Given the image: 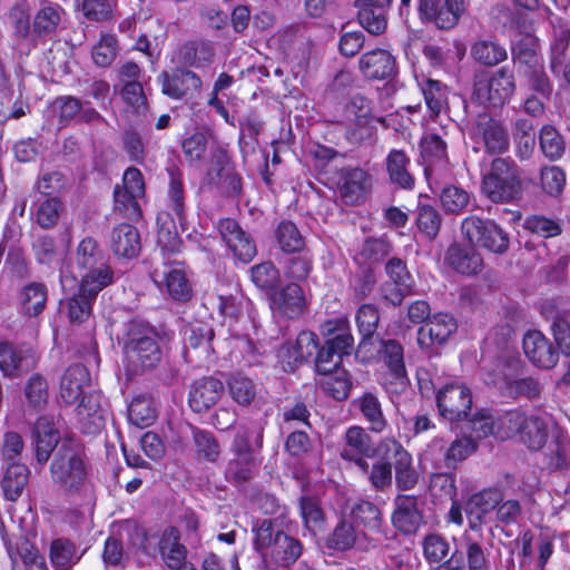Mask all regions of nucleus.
Wrapping results in <instances>:
<instances>
[{
  "label": "nucleus",
  "instance_id": "f257e3e1",
  "mask_svg": "<svg viewBox=\"0 0 570 570\" xmlns=\"http://www.w3.org/2000/svg\"><path fill=\"white\" fill-rule=\"evenodd\" d=\"M122 350L126 370L132 375L154 368L161 360L156 331L140 321L127 324Z\"/></svg>",
  "mask_w": 570,
  "mask_h": 570
},
{
  "label": "nucleus",
  "instance_id": "f03ea898",
  "mask_svg": "<svg viewBox=\"0 0 570 570\" xmlns=\"http://www.w3.org/2000/svg\"><path fill=\"white\" fill-rule=\"evenodd\" d=\"M253 532L254 548L262 562L269 559L277 566L287 567L302 554L301 541L279 529L269 519H265L254 527Z\"/></svg>",
  "mask_w": 570,
  "mask_h": 570
},
{
  "label": "nucleus",
  "instance_id": "7ed1b4c3",
  "mask_svg": "<svg viewBox=\"0 0 570 570\" xmlns=\"http://www.w3.org/2000/svg\"><path fill=\"white\" fill-rule=\"evenodd\" d=\"M52 483L65 493H78L87 480V465L80 444L63 438L49 466Z\"/></svg>",
  "mask_w": 570,
  "mask_h": 570
},
{
  "label": "nucleus",
  "instance_id": "20e7f679",
  "mask_svg": "<svg viewBox=\"0 0 570 570\" xmlns=\"http://www.w3.org/2000/svg\"><path fill=\"white\" fill-rule=\"evenodd\" d=\"M481 190L493 203H511L522 196L519 168L514 160L498 157L483 176Z\"/></svg>",
  "mask_w": 570,
  "mask_h": 570
},
{
  "label": "nucleus",
  "instance_id": "39448f33",
  "mask_svg": "<svg viewBox=\"0 0 570 570\" xmlns=\"http://www.w3.org/2000/svg\"><path fill=\"white\" fill-rule=\"evenodd\" d=\"M76 263L81 271V283H85V288L92 284L96 288L104 289L114 282V272L106 255L94 238L87 237L80 242L77 248Z\"/></svg>",
  "mask_w": 570,
  "mask_h": 570
},
{
  "label": "nucleus",
  "instance_id": "423d86ee",
  "mask_svg": "<svg viewBox=\"0 0 570 570\" xmlns=\"http://www.w3.org/2000/svg\"><path fill=\"white\" fill-rule=\"evenodd\" d=\"M461 230L472 246H481L494 254H504L509 249V234L494 220L471 215L462 220Z\"/></svg>",
  "mask_w": 570,
  "mask_h": 570
},
{
  "label": "nucleus",
  "instance_id": "0eeeda50",
  "mask_svg": "<svg viewBox=\"0 0 570 570\" xmlns=\"http://www.w3.org/2000/svg\"><path fill=\"white\" fill-rule=\"evenodd\" d=\"M472 393L461 383H450L439 389L436 405L440 415L450 422H462L472 411Z\"/></svg>",
  "mask_w": 570,
  "mask_h": 570
},
{
  "label": "nucleus",
  "instance_id": "6e6552de",
  "mask_svg": "<svg viewBox=\"0 0 570 570\" xmlns=\"http://www.w3.org/2000/svg\"><path fill=\"white\" fill-rule=\"evenodd\" d=\"M380 454L383 460H392L395 471V484L402 491L415 488L419 473L412 465L411 454L395 439H384L380 443Z\"/></svg>",
  "mask_w": 570,
  "mask_h": 570
},
{
  "label": "nucleus",
  "instance_id": "1a4fd4ad",
  "mask_svg": "<svg viewBox=\"0 0 570 570\" xmlns=\"http://www.w3.org/2000/svg\"><path fill=\"white\" fill-rule=\"evenodd\" d=\"M62 439L56 428L52 415H41L35 422L31 430V449L37 465L43 468L50 458H55Z\"/></svg>",
  "mask_w": 570,
  "mask_h": 570
},
{
  "label": "nucleus",
  "instance_id": "9d476101",
  "mask_svg": "<svg viewBox=\"0 0 570 570\" xmlns=\"http://www.w3.org/2000/svg\"><path fill=\"white\" fill-rule=\"evenodd\" d=\"M377 453H380V445H375L364 428L354 425L346 430L340 452L343 460L353 462L363 472H367L370 464L365 459L374 458Z\"/></svg>",
  "mask_w": 570,
  "mask_h": 570
},
{
  "label": "nucleus",
  "instance_id": "9b49d317",
  "mask_svg": "<svg viewBox=\"0 0 570 570\" xmlns=\"http://www.w3.org/2000/svg\"><path fill=\"white\" fill-rule=\"evenodd\" d=\"M326 548L340 552L356 548L358 551L367 552L376 547L375 541L364 532H361L345 513L342 514L337 524L327 535Z\"/></svg>",
  "mask_w": 570,
  "mask_h": 570
},
{
  "label": "nucleus",
  "instance_id": "f8f14e48",
  "mask_svg": "<svg viewBox=\"0 0 570 570\" xmlns=\"http://www.w3.org/2000/svg\"><path fill=\"white\" fill-rule=\"evenodd\" d=\"M465 12V0H419L421 19L433 22L441 30L454 28Z\"/></svg>",
  "mask_w": 570,
  "mask_h": 570
},
{
  "label": "nucleus",
  "instance_id": "ddd939ff",
  "mask_svg": "<svg viewBox=\"0 0 570 570\" xmlns=\"http://www.w3.org/2000/svg\"><path fill=\"white\" fill-rule=\"evenodd\" d=\"M502 500V492L495 488L472 494L464 504L469 529L482 538V527L489 522L492 512Z\"/></svg>",
  "mask_w": 570,
  "mask_h": 570
},
{
  "label": "nucleus",
  "instance_id": "4468645a",
  "mask_svg": "<svg viewBox=\"0 0 570 570\" xmlns=\"http://www.w3.org/2000/svg\"><path fill=\"white\" fill-rule=\"evenodd\" d=\"M514 91V75L508 66L499 68L487 81H479L474 86V92L478 97L494 107L504 105Z\"/></svg>",
  "mask_w": 570,
  "mask_h": 570
},
{
  "label": "nucleus",
  "instance_id": "2eb2a0df",
  "mask_svg": "<svg viewBox=\"0 0 570 570\" xmlns=\"http://www.w3.org/2000/svg\"><path fill=\"white\" fill-rule=\"evenodd\" d=\"M158 78L163 94L173 99H194L202 90L200 78L194 71L187 69L178 68L173 72L163 71Z\"/></svg>",
  "mask_w": 570,
  "mask_h": 570
},
{
  "label": "nucleus",
  "instance_id": "dca6fc26",
  "mask_svg": "<svg viewBox=\"0 0 570 570\" xmlns=\"http://www.w3.org/2000/svg\"><path fill=\"white\" fill-rule=\"evenodd\" d=\"M150 276L159 287L164 285L169 296L175 301L186 302L193 295L191 286L179 262L164 263L156 267Z\"/></svg>",
  "mask_w": 570,
  "mask_h": 570
},
{
  "label": "nucleus",
  "instance_id": "f3484780",
  "mask_svg": "<svg viewBox=\"0 0 570 570\" xmlns=\"http://www.w3.org/2000/svg\"><path fill=\"white\" fill-rule=\"evenodd\" d=\"M391 521L393 527L403 534L410 535L416 533L424 523L423 510L419 498L406 494L396 495Z\"/></svg>",
  "mask_w": 570,
  "mask_h": 570
},
{
  "label": "nucleus",
  "instance_id": "a211bd4d",
  "mask_svg": "<svg viewBox=\"0 0 570 570\" xmlns=\"http://www.w3.org/2000/svg\"><path fill=\"white\" fill-rule=\"evenodd\" d=\"M217 229L234 256L244 263L250 262L256 255V245L236 220L220 219Z\"/></svg>",
  "mask_w": 570,
  "mask_h": 570
},
{
  "label": "nucleus",
  "instance_id": "6ab92c4d",
  "mask_svg": "<svg viewBox=\"0 0 570 570\" xmlns=\"http://www.w3.org/2000/svg\"><path fill=\"white\" fill-rule=\"evenodd\" d=\"M316 335L312 332H301L295 342L284 343L278 351V358L284 371L292 372L317 351Z\"/></svg>",
  "mask_w": 570,
  "mask_h": 570
},
{
  "label": "nucleus",
  "instance_id": "aec40b11",
  "mask_svg": "<svg viewBox=\"0 0 570 570\" xmlns=\"http://www.w3.org/2000/svg\"><path fill=\"white\" fill-rule=\"evenodd\" d=\"M358 68L370 80H387L397 73L395 57L385 49H373L363 53Z\"/></svg>",
  "mask_w": 570,
  "mask_h": 570
},
{
  "label": "nucleus",
  "instance_id": "412c9836",
  "mask_svg": "<svg viewBox=\"0 0 570 570\" xmlns=\"http://www.w3.org/2000/svg\"><path fill=\"white\" fill-rule=\"evenodd\" d=\"M523 351L529 361L540 368H552L559 360V352L539 331H530L524 335Z\"/></svg>",
  "mask_w": 570,
  "mask_h": 570
},
{
  "label": "nucleus",
  "instance_id": "4be33fe9",
  "mask_svg": "<svg viewBox=\"0 0 570 570\" xmlns=\"http://www.w3.org/2000/svg\"><path fill=\"white\" fill-rule=\"evenodd\" d=\"M354 525L365 534L381 531L383 514L381 509L372 501L356 499L346 505L344 512Z\"/></svg>",
  "mask_w": 570,
  "mask_h": 570
},
{
  "label": "nucleus",
  "instance_id": "5701e85b",
  "mask_svg": "<svg viewBox=\"0 0 570 570\" xmlns=\"http://www.w3.org/2000/svg\"><path fill=\"white\" fill-rule=\"evenodd\" d=\"M224 392L223 383L213 376L194 381L189 386L188 403L196 413H203L214 406Z\"/></svg>",
  "mask_w": 570,
  "mask_h": 570
},
{
  "label": "nucleus",
  "instance_id": "b1692460",
  "mask_svg": "<svg viewBox=\"0 0 570 570\" xmlns=\"http://www.w3.org/2000/svg\"><path fill=\"white\" fill-rule=\"evenodd\" d=\"M421 158L424 164V174L428 179L435 171L448 169V145L444 139L434 132L425 134L420 142Z\"/></svg>",
  "mask_w": 570,
  "mask_h": 570
},
{
  "label": "nucleus",
  "instance_id": "393cba45",
  "mask_svg": "<svg viewBox=\"0 0 570 570\" xmlns=\"http://www.w3.org/2000/svg\"><path fill=\"white\" fill-rule=\"evenodd\" d=\"M37 360L30 348L16 347L8 342L0 343V370L6 376L14 377L36 367Z\"/></svg>",
  "mask_w": 570,
  "mask_h": 570
},
{
  "label": "nucleus",
  "instance_id": "a878e982",
  "mask_svg": "<svg viewBox=\"0 0 570 570\" xmlns=\"http://www.w3.org/2000/svg\"><path fill=\"white\" fill-rule=\"evenodd\" d=\"M455 320L445 313L435 314L417 331V344L428 348L433 344L442 345L456 331Z\"/></svg>",
  "mask_w": 570,
  "mask_h": 570
},
{
  "label": "nucleus",
  "instance_id": "bb28decb",
  "mask_svg": "<svg viewBox=\"0 0 570 570\" xmlns=\"http://www.w3.org/2000/svg\"><path fill=\"white\" fill-rule=\"evenodd\" d=\"M214 330L207 324L189 325L185 330V355L188 361L207 360L214 352Z\"/></svg>",
  "mask_w": 570,
  "mask_h": 570
},
{
  "label": "nucleus",
  "instance_id": "cd10ccee",
  "mask_svg": "<svg viewBox=\"0 0 570 570\" xmlns=\"http://www.w3.org/2000/svg\"><path fill=\"white\" fill-rule=\"evenodd\" d=\"M90 374L80 363L71 364L60 380V397L68 405L75 404L90 385Z\"/></svg>",
  "mask_w": 570,
  "mask_h": 570
},
{
  "label": "nucleus",
  "instance_id": "c85d7f7f",
  "mask_svg": "<svg viewBox=\"0 0 570 570\" xmlns=\"http://www.w3.org/2000/svg\"><path fill=\"white\" fill-rule=\"evenodd\" d=\"M475 132L482 137L488 153L503 154L509 149L510 139L507 129L488 115L479 116L475 124Z\"/></svg>",
  "mask_w": 570,
  "mask_h": 570
},
{
  "label": "nucleus",
  "instance_id": "c756f323",
  "mask_svg": "<svg viewBox=\"0 0 570 570\" xmlns=\"http://www.w3.org/2000/svg\"><path fill=\"white\" fill-rule=\"evenodd\" d=\"M391 3L392 0H356L361 26L372 35L384 32L387 24L386 14Z\"/></svg>",
  "mask_w": 570,
  "mask_h": 570
},
{
  "label": "nucleus",
  "instance_id": "7c9ffc66",
  "mask_svg": "<svg viewBox=\"0 0 570 570\" xmlns=\"http://www.w3.org/2000/svg\"><path fill=\"white\" fill-rule=\"evenodd\" d=\"M340 196L346 205H357L370 187V175L360 167L343 168L341 171Z\"/></svg>",
  "mask_w": 570,
  "mask_h": 570
},
{
  "label": "nucleus",
  "instance_id": "2f4dec72",
  "mask_svg": "<svg viewBox=\"0 0 570 570\" xmlns=\"http://www.w3.org/2000/svg\"><path fill=\"white\" fill-rule=\"evenodd\" d=\"M78 421L82 424L87 433L99 432L106 421V410L101 404V394L91 391L82 395L77 409Z\"/></svg>",
  "mask_w": 570,
  "mask_h": 570
},
{
  "label": "nucleus",
  "instance_id": "473e14b6",
  "mask_svg": "<svg viewBox=\"0 0 570 570\" xmlns=\"http://www.w3.org/2000/svg\"><path fill=\"white\" fill-rule=\"evenodd\" d=\"M273 302L279 313L291 320L302 316L307 306L304 291L302 286L295 282L288 283L281 289L274 292Z\"/></svg>",
  "mask_w": 570,
  "mask_h": 570
},
{
  "label": "nucleus",
  "instance_id": "72a5a7b5",
  "mask_svg": "<svg viewBox=\"0 0 570 570\" xmlns=\"http://www.w3.org/2000/svg\"><path fill=\"white\" fill-rule=\"evenodd\" d=\"M110 248L116 256L124 258L136 257L141 249L138 229L127 223L114 227L110 234Z\"/></svg>",
  "mask_w": 570,
  "mask_h": 570
},
{
  "label": "nucleus",
  "instance_id": "f704fd0d",
  "mask_svg": "<svg viewBox=\"0 0 570 570\" xmlns=\"http://www.w3.org/2000/svg\"><path fill=\"white\" fill-rule=\"evenodd\" d=\"M445 261L454 271L465 274L474 275L482 269V257L474 249V246L452 244L445 254Z\"/></svg>",
  "mask_w": 570,
  "mask_h": 570
},
{
  "label": "nucleus",
  "instance_id": "c9c22d12",
  "mask_svg": "<svg viewBox=\"0 0 570 570\" xmlns=\"http://www.w3.org/2000/svg\"><path fill=\"white\" fill-rule=\"evenodd\" d=\"M323 335L327 336L325 344L340 355H348L354 345V337L350 332V323L345 317L326 321L322 326Z\"/></svg>",
  "mask_w": 570,
  "mask_h": 570
},
{
  "label": "nucleus",
  "instance_id": "e433bc0d",
  "mask_svg": "<svg viewBox=\"0 0 570 570\" xmlns=\"http://www.w3.org/2000/svg\"><path fill=\"white\" fill-rule=\"evenodd\" d=\"M100 291L92 284L85 288V283H80L78 293L67 298L65 303L70 323L82 324L90 317L92 302Z\"/></svg>",
  "mask_w": 570,
  "mask_h": 570
},
{
  "label": "nucleus",
  "instance_id": "4c0bfd02",
  "mask_svg": "<svg viewBox=\"0 0 570 570\" xmlns=\"http://www.w3.org/2000/svg\"><path fill=\"white\" fill-rule=\"evenodd\" d=\"M472 59L484 67H495L508 59V50L494 37L478 38L470 48Z\"/></svg>",
  "mask_w": 570,
  "mask_h": 570
},
{
  "label": "nucleus",
  "instance_id": "58836bf2",
  "mask_svg": "<svg viewBox=\"0 0 570 570\" xmlns=\"http://www.w3.org/2000/svg\"><path fill=\"white\" fill-rule=\"evenodd\" d=\"M20 311L28 317L40 315L47 305L48 288L42 282H30L18 294Z\"/></svg>",
  "mask_w": 570,
  "mask_h": 570
},
{
  "label": "nucleus",
  "instance_id": "ea45409f",
  "mask_svg": "<svg viewBox=\"0 0 570 570\" xmlns=\"http://www.w3.org/2000/svg\"><path fill=\"white\" fill-rule=\"evenodd\" d=\"M274 239L276 247L284 255H295L297 252H303L306 242L301 230L292 220L282 219L274 229Z\"/></svg>",
  "mask_w": 570,
  "mask_h": 570
},
{
  "label": "nucleus",
  "instance_id": "a19ab883",
  "mask_svg": "<svg viewBox=\"0 0 570 570\" xmlns=\"http://www.w3.org/2000/svg\"><path fill=\"white\" fill-rule=\"evenodd\" d=\"M259 464L256 456L233 455L226 464L225 478L237 487L244 485L255 478Z\"/></svg>",
  "mask_w": 570,
  "mask_h": 570
},
{
  "label": "nucleus",
  "instance_id": "79ce46f5",
  "mask_svg": "<svg viewBox=\"0 0 570 570\" xmlns=\"http://www.w3.org/2000/svg\"><path fill=\"white\" fill-rule=\"evenodd\" d=\"M410 158L401 149H392L386 157V170L390 181L403 189L414 187V177L407 170Z\"/></svg>",
  "mask_w": 570,
  "mask_h": 570
},
{
  "label": "nucleus",
  "instance_id": "37998d69",
  "mask_svg": "<svg viewBox=\"0 0 570 570\" xmlns=\"http://www.w3.org/2000/svg\"><path fill=\"white\" fill-rule=\"evenodd\" d=\"M196 459L215 463L218 461L222 446L217 438L209 431L190 426Z\"/></svg>",
  "mask_w": 570,
  "mask_h": 570
},
{
  "label": "nucleus",
  "instance_id": "c03bdc74",
  "mask_svg": "<svg viewBox=\"0 0 570 570\" xmlns=\"http://www.w3.org/2000/svg\"><path fill=\"white\" fill-rule=\"evenodd\" d=\"M462 560L465 559L468 570H491L489 552L472 533L464 531L462 537Z\"/></svg>",
  "mask_w": 570,
  "mask_h": 570
},
{
  "label": "nucleus",
  "instance_id": "a18cd8bd",
  "mask_svg": "<svg viewBox=\"0 0 570 570\" xmlns=\"http://www.w3.org/2000/svg\"><path fill=\"white\" fill-rule=\"evenodd\" d=\"M263 448V428L256 430L248 426H240L235 434L230 452L233 455L255 456Z\"/></svg>",
  "mask_w": 570,
  "mask_h": 570
},
{
  "label": "nucleus",
  "instance_id": "49530a36",
  "mask_svg": "<svg viewBox=\"0 0 570 570\" xmlns=\"http://www.w3.org/2000/svg\"><path fill=\"white\" fill-rule=\"evenodd\" d=\"M548 425L538 415H524V422L520 429L519 438L530 450L542 449L548 440Z\"/></svg>",
  "mask_w": 570,
  "mask_h": 570
},
{
  "label": "nucleus",
  "instance_id": "de8ad7c7",
  "mask_svg": "<svg viewBox=\"0 0 570 570\" xmlns=\"http://www.w3.org/2000/svg\"><path fill=\"white\" fill-rule=\"evenodd\" d=\"M159 552L169 568H177L185 561L187 550L179 542V532L175 528L164 531L159 540Z\"/></svg>",
  "mask_w": 570,
  "mask_h": 570
},
{
  "label": "nucleus",
  "instance_id": "09e8293b",
  "mask_svg": "<svg viewBox=\"0 0 570 570\" xmlns=\"http://www.w3.org/2000/svg\"><path fill=\"white\" fill-rule=\"evenodd\" d=\"M29 476V469L22 463H9L7 465L1 488L6 499L16 501L22 493Z\"/></svg>",
  "mask_w": 570,
  "mask_h": 570
},
{
  "label": "nucleus",
  "instance_id": "8fccbe9b",
  "mask_svg": "<svg viewBox=\"0 0 570 570\" xmlns=\"http://www.w3.org/2000/svg\"><path fill=\"white\" fill-rule=\"evenodd\" d=\"M61 13L62 9L60 6L42 2L33 18V32L39 37L53 35L61 22Z\"/></svg>",
  "mask_w": 570,
  "mask_h": 570
},
{
  "label": "nucleus",
  "instance_id": "3c124183",
  "mask_svg": "<svg viewBox=\"0 0 570 570\" xmlns=\"http://www.w3.org/2000/svg\"><path fill=\"white\" fill-rule=\"evenodd\" d=\"M82 553H77L76 546L68 539L59 538L51 542L49 557L56 570H69L79 562Z\"/></svg>",
  "mask_w": 570,
  "mask_h": 570
},
{
  "label": "nucleus",
  "instance_id": "603ef678",
  "mask_svg": "<svg viewBox=\"0 0 570 570\" xmlns=\"http://www.w3.org/2000/svg\"><path fill=\"white\" fill-rule=\"evenodd\" d=\"M430 117H438L448 106L449 88L440 80L426 79L421 85Z\"/></svg>",
  "mask_w": 570,
  "mask_h": 570
},
{
  "label": "nucleus",
  "instance_id": "864d4df0",
  "mask_svg": "<svg viewBox=\"0 0 570 570\" xmlns=\"http://www.w3.org/2000/svg\"><path fill=\"white\" fill-rule=\"evenodd\" d=\"M284 261L283 273L285 277L293 282H304L313 269V256L308 248L297 252L295 255H286Z\"/></svg>",
  "mask_w": 570,
  "mask_h": 570
},
{
  "label": "nucleus",
  "instance_id": "5fc2aeb1",
  "mask_svg": "<svg viewBox=\"0 0 570 570\" xmlns=\"http://www.w3.org/2000/svg\"><path fill=\"white\" fill-rule=\"evenodd\" d=\"M512 60L523 75L543 65L541 57L537 52L535 42L532 38H525L519 41L511 49Z\"/></svg>",
  "mask_w": 570,
  "mask_h": 570
},
{
  "label": "nucleus",
  "instance_id": "6e6d98bb",
  "mask_svg": "<svg viewBox=\"0 0 570 570\" xmlns=\"http://www.w3.org/2000/svg\"><path fill=\"white\" fill-rule=\"evenodd\" d=\"M317 384L326 394L337 401L346 400L352 387L348 374L344 370H336L321 375Z\"/></svg>",
  "mask_w": 570,
  "mask_h": 570
},
{
  "label": "nucleus",
  "instance_id": "4d7b16f0",
  "mask_svg": "<svg viewBox=\"0 0 570 570\" xmlns=\"http://www.w3.org/2000/svg\"><path fill=\"white\" fill-rule=\"evenodd\" d=\"M23 395L29 407L42 411L49 400V384L46 377L39 373H33L24 384Z\"/></svg>",
  "mask_w": 570,
  "mask_h": 570
},
{
  "label": "nucleus",
  "instance_id": "13d9d810",
  "mask_svg": "<svg viewBox=\"0 0 570 570\" xmlns=\"http://www.w3.org/2000/svg\"><path fill=\"white\" fill-rule=\"evenodd\" d=\"M525 413L512 409L494 416V438L504 441L519 435Z\"/></svg>",
  "mask_w": 570,
  "mask_h": 570
},
{
  "label": "nucleus",
  "instance_id": "bf43d9fd",
  "mask_svg": "<svg viewBox=\"0 0 570 570\" xmlns=\"http://www.w3.org/2000/svg\"><path fill=\"white\" fill-rule=\"evenodd\" d=\"M358 407L372 432L381 433L385 430L387 421L383 414L381 402L374 394H363L358 399Z\"/></svg>",
  "mask_w": 570,
  "mask_h": 570
},
{
  "label": "nucleus",
  "instance_id": "052dcab7",
  "mask_svg": "<svg viewBox=\"0 0 570 570\" xmlns=\"http://www.w3.org/2000/svg\"><path fill=\"white\" fill-rule=\"evenodd\" d=\"M128 419L138 428L151 425L156 419L154 400L145 395L134 397L128 407Z\"/></svg>",
  "mask_w": 570,
  "mask_h": 570
},
{
  "label": "nucleus",
  "instance_id": "680f3d73",
  "mask_svg": "<svg viewBox=\"0 0 570 570\" xmlns=\"http://www.w3.org/2000/svg\"><path fill=\"white\" fill-rule=\"evenodd\" d=\"M380 354L396 379L406 376L403 346L395 340H382Z\"/></svg>",
  "mask_w": 570,
  "mask_h": 570
},
{
  "label": "nucleus",
  "instance_id": "e2e57ef3",
  "mask_svg": "<svg viewBox=\"0 0 570 570\" xmlns=\"http://www.w3.org/2000/svg\"><path fill=\"white\" fill-rule=\"evenodd\" d=\"M462 422H464L462 430L470 433L469 438L473 441L487 438L488 435L494 436V416L484 410H481L473 415L470 413L469 417Z\"/></svg>",
  "mask_w": 570,
  "mask_h": 570
},
{
  "label": "nucleus",
  "instance_id": "0e129e2a",
  "mask_svg": "<svg viewBox=\"0 0 570 570\" xmlns=\"http://www.w3.org/2000/svg\"><path fill=\"white\" fill-rule=\"evenodd\" d=\"M299 510L305 529L313 534L323 529L325 517L317 499L312 497L301 498Z\"/></svg>",
  "mask_w": 570,
  "mask_h": 570
},
{
  "label": "nucleus",
  "instance_id": "69168bd1",
  "mask_svg": "<svg viewBox=\"0 0 570 570\" xmlns=\"http://www.w3.org/2000/svg\"><path fill=\"white\" fill-rule=\"evenodd\" d=\"M355 322L363 341L371 338L377 330L380 312L374 304H362L355 313Z\"/></svg>",
  "mask_w": 570,
  "mask_h": 570
},
{
  "label": "nucleus",
  "instance_id": "338daca9",
  "mask_svg": "<svg viewBox=\"0 0 570 570\" xmlns=\"http://www.w3.org/2000/svg\"><path fill=\"white\" fill-rule=\"evenodd\" d=\"M442 208L449 214H459L470 204V194L454 185L445 186L440 194Z\"/></svg>",
  "mask_w": 570,
  "mask_h": 570
},
{
  "label": "nucleus",
  "instance_id": "774afa93",
  "mask_svg": "<svg viewBox=\"0 0 570 570\" xmlns=\"http://www.w3.org/2000/svg\"><path fill=\"white\" fill-rule=\"evenodd\" d=\"M551 332L559 351L570 356V313H557L551 323Z\"/></svg>",
  "mask_w": 570,
  "mask_h": 570
}]
</instances>
